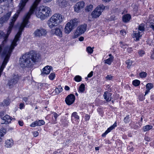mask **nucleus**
I'll list each match as a JSON object with an SVG mask.
<instances>
[{
  "instance_id": "obj_1",
  "label": "nucleus",
  "mask_w": 154,
  "mask_h": 154,
  "mask_svg": "<svg viewBox=\"0 0 154 154\" xmlns=\"http://www.w3.org/2000/svg\"><path fill=\"white\" fill-rule=\"evenodd\" d=\"M45 0L48 2L52 0ZM41 1V0H35L31 7L29 12L24 17L23 20L20 27L19 31L15 35L11 46L4 48L2 45H0V55L1 57H10L13 50L17 45V42L20 40L19 38L24 28L28 26L27 24L29 22V20L31 15L33 13L35 9Z\"/></svg>"
},
{
  "instance_id": "obj_2",
  "label": "nucleus",
  "mask_w": 154,
  "mask_h": 154,
  "mask_svg": "<svg viewBox=\"0 0 154 154\" xmlns=\"http://www.w3.org/2000/svg\"><path fill=\"white\" fill-rule=\"evenodd\" d=\"M40 55L35 51H31L23 54L20 59V63L23 68H30L38 61Z\"/></svg>"
},
{
  "instance_id": "obj_3",
  "label": "nucleus",
  "mask_w": 154,
  "mask_h": 154,
  "mask_svg": "<svg viewBox=\"0 0 154 154\" xmlns=\"http://www.w3.org/2000/svg\"><path fill=\"white\" fill-rule=\"evenodd\" d=\"M51 15V9L47 7L41 6L36 13L37 17L42 20H44Z\"/></svg>"
},
{
  "instance_id": "obj_4",
  "label": "nucleus",
  "mask_w": 154,
  "mask_h": 154,
  "mask_svg": "<svg viewBox=\"0 0 154 154\" xmlns=\"http://www.w3.org/2000/svg\"><path fill=\"white\" fill-rule=\"evenodd\" d=\"M28 0H21L19 4L18 7L19 8L18 10L17 11V12L13 16L12 19L11 20L12 22L14 23L20 13L24 10L26 4Z\"/></svg>"
},
{
  "instance_id": "obj_5",
  "label": "nucleus",
  "mask_w": 154,
  "mask_h": 154,
  "mask_svg": "<svg viewBox=\"0 0 154 154\" xmlns=\"http://www.w3.org/2000/svg\"><path fill=\"white\" fill-rule=\"evenodd\" d=\"M14 24V23L11 20L9 23V26L7 29L6 34H5L3 31L0 30V38H3L4 39V42L6 41L11 31Z\"/></svg>"
},
{
  "instance_id": "obj_6",
  "label": "nucleus",
  "mask_w": 154,
  "mask_h": 154,
  "mask_svg": "<svg viewBox=\"0 0 154 154\" xmlns=\"http://www.w3.org/2000/svg\"><path fill=\"white\" fill-rule=\"evenodd\" d=\"M105 8L103 5H100L98 6L92 13V16L93 18L98 17L101 14Z\"/></svg>"
},
{
  "instance_id": "obj_7",
  "label": "nucleus",
  "mask_w": 154,
  "mask_h": 154,
  "mask_svg": "<svg viewBox=\"0 0 154 154\" xmlns=\"http://www.w3.org/2000/svg\"><path fill=\"white\" fill-rule=\"evenodd\" d=\"M87 26V25L85 24L79 26L78 27L74 33L73 38H76L79 36L83 33L86 30Z\"/></svg>"
},
{
  "instance_id": "obj_8",
  "label": "nucleus",
  "mask_w": 154,
  "mask_h": 154,
  "mask_svg": "<svg viewBox=\"0 0 154 154\" xmlns=\"http://www.w3.org/2000/svg\"><path fill=\"white\" fill-rule=\"evenodd\" d=\"M19 80V77L17 75L14 74L10 79L8 81L7 85L9 88H11L17 83Z\"/></svg>"
},
{
  "instance_id": "obj_9",
  "label": "nucleus",
  "mask_w": 154,
  "mask_h": 154,
  "mask_svg": "<svg viewBox=\"0 0 154 154\" xmlns=\"http://www.w3.org/2000/svg\"><path fill=\"white\" fill-rule=\"evenodd\" d=\"M84 5L85 2L83 1H81L77 3L74 6V11L77 13L80 12Z\"/></svg>"
},
{
  "instance_id": "obj_10",
  "label": "nucleus",
  "mask_w": 154,
  "mask_h": 154,
  "mask_svg": "<svg viewBox=\"0 0 154 154\" xmlns=\"http://www.w3.org/2000/svg\"><path fill=\"white\" fill-rule=\"evenodd\" d=\"M75 97L74 95L72 94H70L66 97L65 99V101L66 103L70 105L72 104L74 102Z\"/></svg>"
},
{
  "instance_id": "obj_11",
  "label": "nucleus",
  "mask_w": 154,
  "mask_h": 154,
  "mask_svg": "<svg viewBox=\"0 0 154 154\" xmlns=\"http://www.w3.org/2000/svg\"><path fill=\"white\" fill-rule=\"evenodd\" d=\"M47 33L46 31L43 29H37L34 32V35L35 37H40L45 35Z\"/></svg>"
},
{
  "instance_id": "obj_12",
  "label": "nucleus",
  "mask_w": 154,
  "mask_h": 154,
  "mask_svg": "<svg viewBox=\"0 0 154 154\" xmlns=\"http://www.w3.org/2000/svg\"><path fill=\"white\" fill-rule=\"evenodd\" d=\"M58 24L63 21V16L59 13H56L54 14L51 17Z\"/></svg>"
},
{
  "instance_id": "obj_13",
  "label": "nucleus",
  "mask_w": 154,
  "mask_h": 154,
  "mask_svg": "<svg viewBox=\"0 0 154 154\" xmlns=\"http://www.w3.org/2000/svg\"><path fill=\"white\" fill-rule=\"evenodd\" d=\"M48 25L50 29H52L55 26H57L59 24L57 22L53 20L52 17H51L48 21Z\"/></svg>"
},
{
  "instance_id": "obj_14",
  "label": "nucleus",
  "mask_w": 154,
  "mask_h": 154,
  "mask_svg": "<svg viewBox=\"0 0 154 154\" xmlns=\"http://www.w3.org/2000/svg\"><path fill=\"white\" fill-rule=\"evenodd\" d=\"M11 14V12H9L0 19V23H2L7 21L10 18Z\"/></svg>"
},
{
  "instance_id": "obj_15",
  "label": "nucleus",
  "mask_w": 154,
  "mask_h": 154,
  "mask_svg": "<svg viewBox=\"0 0 154 154\" xmlns=\"http://www.w3.org/2000/svg\"><path fill=\"white\" fill-rule=\"evenodd\" d=\"M51 32L52 33L55 34L60 37H62V30L59 28H56L55 29H52Z\"/></svg>"
},
{
  "instance_id": "obj_16",
  "label": "nucleus",
  "mask_w": 154,
  "mask_h": 154,
  "mask_svg": "<svg viewBox=\"0 0 154 154\" xmlns=\"http://www.w3.org/2000/svg\"><path fill=\"white\" fill-rule=\"evenodd\" d=\"M73 28L71 26L70 24L68 22L66 25L64 29L65 32L66 34H69L73 29Z\"/></svg>"
},
{
  "instance_id": "obj_17",
  "label": "nucleus",
  "mask_w": 154,
  "mask_h": 154,
  "mask_svg": "<svg viewBox=\"0 0 154 154\" xmlns=\"http://www.w3.org/2000/svg\"><path fill=\"white\" fill-rule=\"evenodd\" d=\"M79 20L78 19L75 18L71 20L69 23L70 24L71 26L74 28V27L77 26L78 24L79 23Z\"/></svg>"
},
{
  "instance_id": "obj_18",
  "label": "nucleus",
  "mask_w": 154,
  "mask_h": 154,
  "mask_svg": "<svg viewBox=\"0 0 154 154\" xmlns=\"http://www.w3.org/2000/svg\"><path fill=\"white\" fill-rule=\"evenodd\" d=\"M52 68V66H45L43 69V71L42 74H45L46 75L49 74Z\"/></svg>"
},
{
  "instance_id": "obj_19",
  "label": "nucleus",
  "mask_w": 154,
  "mask_h": 154,
  "mask_svg": "<svg viewBox=\"0 0 154 154\" xmlns=\"http://www.w3.org/2000/svg\"><path fill=\"white\" fill-rule=\"evenodd\" d=\"M1 118L4 121L3 123H2V124H7L11 122V117L8 115H6L4 117Z\"/></svg>"
},
{
  "instance_id": "obj_20",
  "label": "nucleus",
  "mask_w": 154,
  "mask_h": 154,
  "mask_svg": "<svg viewBox=\"0 0 154 154\" xmlns=\"http://www.w3.org/2000/svg\"><path fill=\"white\" fill-rule=\"evenodd\" d=\"M117 126V123L116 122L114 124L110 127L109 128H108L107 130L106 131L103 133L102 136L103 137L105 136L109 132H110L115 127Z\"/></svg>"
},
{
  "instance_id": "obj_21",
  "label": "nucleus",
  "mask_w": 154,
  "mask_h": 154,
  "mask_svg": "<svg viewBox=\"0 0 154 154\" xmlns=\"http://www.w3.org/2000/svg\"><path fill=\"white\" fill-rule=\"evenodd\" d=\"M153 87V85L152 83H149L146 84V90L145 92V95L147 94L149 92L150 90L152 89Z\"/></svg>"
},
{
  "instance_id": "obj_22",
  "label": "nucleus",
  "mask_w": 154,
  "mask_h": 154,
  "mask_svg": "<svg viewBox=\"0 0 154 154\" xmlns=\"http://www.w3.org/2000/svg\"><path fill=\"white\" fill-rule=\"evenodd\" d=\"M141 33V32L138 31H134L133 35V36H134V37L135 38L136 40L138 41L139 40V38L141 36V35H140Z\"/></svg>"
},
{
  "instance_id": "obj_23",
  "label": "nucleus",
  "mask_w": 154,
  "mask_h": 154,
  "mask_svg": "<svg viewBox=\"0 0 154 154\" xmlns=\"http://www.w3.org/2000/svg\"><path fill=\"white\" fill-rule=\"evenodd\" d=\"M131 18V16L129 14H127L124 15L122 17V20L124 22H128Z\"/></svg>"
},
{
  "instance_id": "obj_24",
  "label": "nucleus",
  "mask_w": 154,
  "mask_h": 154,
  "mask_svg": "<svg viewBox=\"0 0 154 154\" xmlns=\"http://www.w3.org/2000/svg\"><path fill=\"white\" fill-rule=\"evenodd\" d=\"M13 144V143L12 140H7L5 142V146L7 147H11Z\"/></svg>"
},
{
  "instance_id": "obj_25",
  "label": "nucleus",
  "mask_w": 154,
  "mask_h": 154,
  "mask_svg": "<svg viewBox=\"0 0 154 154\" xmlns=\"http://www.w3.org/2000/svg\"><path fill=\"white\" fill-rule=\"evenodd\" d=\"M114 59V57H109L108 59L105 60H104V63L108 65H110L113 61Z\"/></svg>"
},
{
  "instance_id": "obj_26",
  "label": "nucleus",
  "mask_w": 154,
  "mask_h": 154,
  "mask_svg": "<svg viewBox=\"0 0 154 154\" xmlns=\"http://www.w3.org/2000/svg\"><path fill=\"white\" fill-rule=\"evenodd\" d=\"M73 117L77 119H79V116L78 115L77 113L76 112H73L72 114L71 121L72 122L73 121Z\"/></svg>"
},
{
  "instance_id": "obj_27",
  "label": "nucleus",
  "mask_w": 154,
  "mask_h": 154,
  "mask_svg": "<svg viewBox=\"0 0 154 154\" xmlns=\"http://www.w3.org/2000/svg\"><path fill=\"white\" fill-rule=\"evenodd\" d=\"M62 91V88L61 85L58 86V87L56 88L55 89V91L56 94H58Z\"/></svg>"
},
{
  "instance_id": "obj_28",
  "label": "nucleus",
  "mask_w": 154,
  "mask_h": 154,
  "mask_svg": "<svg viewBox=\"0 0 154 154\" xmlns=\"http://www.w3.org/2000/svg\"><path fill=\"white\" fill-rule=\"evenodd\" d=\"M59 5L61 7L65 6L66 5V2L65 0H59Z\"/></svg>"
},
{
  "instance_id": "obj_29",
  "label": "nucleus",
  "mask_w": 154,
  "mask_h": 154,
  "mask_svg": "<svg viewBox=\"0 0 154 154\" xmlns=\"http://www.w3.org/2000/svg\"><path fill=\"white\" fill-rule=\"evenodd\" d=\"M144 30L145 28L144 24L142 23L139 25L138 29L137 30L138 31L140 32L141 31V32H142L143 31H144Z\"/></svg>"
},
{
  "instance_id": "obj_30",
  "label": "nucleus",
  "mask_w": 154,
  "mask_h": 154,
  "mask_svg": "<svg viewBox=\"0 0 154 154\" xmlns=\"http://www.w3.org/2000/svg\"><path fill=\"white\" fill-rule=\"evenodd\" d=\"M152 125H146V126L143 127V130L144 131H146L152 129Z\"/></svg>"
},
{
  "instance_id": "obj_31",
  "label": "nucleus",
  "mask_w": 154,
  "mask_h": 154,
  "mask_svg": "<svg viewBox=\"0 0 154 154\" xmlns=\"http://www.w3.org/2000/svg\"><path fill=\"white\" fill-rule=\"evenodd\" d=\"M93 8V5H90L86 7L85 10L88 12L91 11L92 10Z\"/></svg>"
},
{
  "instance_id": "obj_32",
  "label": "nucleus",
  "mask_w": 154,
  "mask_h": 154,
  "mask_svg": "<svg viewBox=\"0 0 154 154\" xmlns=\"http://www.w3.org/2000/svg\"><path fill=\"white\" fill-rule=\"evenodd\" d=\"M133 63L132 61L131 60H127L126 61V63L127 64V67L128 69H129L130 68L131 66L132 65V64Z\"/></svg>"
},
{
  "instance_id": "obj_33",
  "label": "nucleus",
  "mask_w": 154,
  "mask_h": 154,
  "mask_svg": "<svg viewBox=\"0 0 154 154\" xmlns=\"http://www.w3.org/2000/svg\"><path fill=\"white\" fill-rule=\"evenodd\" d=\"M140 82L138 80H135L133 81L132 84L135 86H138L140 84Z\"/></svg>"
},
{
  "instance_id": "obj_34",
  "label": "nucleus",
  "mask_w": 154,
  "mask_h": 154,
  "mask_svg": "<svg viewBox=\"0 0 154 154\" xmlns=\"http://www.w3.org/2000/svg\"><path fill=\"white\" fill-rule=\"evenodd\" d=\"M147 75V73L144 72H141L139 74L141 78H145L146 76Z\"/></svg>"
},
{
  "instance_id": "obj_35",
  "label": "nucleus",
  "mask_w": 154,
  "mask_h": 154,
  "mask_svg": "<svg viewBox=\"0 0 154 154\" xmlns=\"http://www.w3.org/2000/svg\"><path fill=\"white\" fill-rule=\"evenodd\" d=\"M85 86L83 84H82L81 85L79 89V91L82 92H83L85 90Z\"/></svg>"
},
{
  "instance_id": "obj_36",
  "label": "nucleus",
  "mask_w": 154,
  "mask_h": 154,
  "mask_svg": "<svg viewBox=\"0 0 154 154\" xmlns=\"http://www.w3.org/2000/svg\"><path fill=\"white\" fill-rule=\"evenodd\" d=\"M120 43L121 44V47L124 49L126 48L128 46L127 44H125L122 42H120Z\"/></svg>"
},
{
  "instance_id": "obj_37",
  "label": "nucleus",
  "mask_w": 154,
  "mask_h": 154,
  "mask_svg": "<svg viewBox=\"0 0 154 154\" xmlns=\"http://www.w3.org/2000/svg\"><path fill=\"white\" fill-rule=\"evenodd\" d=\"M74 79L75 81L79 82L81 81L82 80V78L79 75H76Z\"/></svg>"
},
{
  "instance_id": "obj_38",
  "label": "nucleus",
  "mask_w": 154,
  "mask_h": 154,
  "mask_svg": "<svg viewBox=\"0 0 154 154\" xmlns=\"http://www.w3.org/2000/svg\"><path fill=\"white\" fill-rule=\"evenodd\" d=\"M107 93H108V92L106 91L103 94V96L104 99H105L107 101H109L111 100V99L109 98V97H107Z\"/></svg>"
},
{
  "instance_id": "obj_39",
  "label": "nucleus",
  "mask_w": 154,
  "mask_h": 154,
  "mask_svg": "<svg viewBox=\"0 0 154 154\" xmlns=\"http://www.w3.org/2000/svg\"><path fill=\"white\" fill-rule=\"evenodd\" d=\"M86 50L88 53L90 54H92L93 51V49L91 47L89 46L87 48Z\"/></svg>"
},
{
  "instance_id": "obj_40",
  "label": "nucleus",
  "mask_w": 154,
  "mask_h": 154,
  "mask_svg": "<svg viewBox=\"0 0 154 154\" xmlns=\"http://www.w3.org/2000/svg\"><path fill=\"white\" fill-rule=\"evenodd\" d=\"M45 122L43 120H39L38 121H37V125L38 126H41L42 125H43L45 124Z\"/></svg>"
},
{
  "instance_id": "obj_41",
  "label": "nucleus",
  "mask_w": 154,
  "mask_h": 154,
  "mask_svg": "<svg viewBox=\"0 0 154 154\" xmlns=\"http://www.w3.org/2000/svg\"><path fill=\"white\" fill-rule=\"evenodd\" d=\"M55 77V75L54 73H51L49 75V79L51 80H53Z\"/></svg>"
},
{
  "instance_id": "obj_42",
  "label": "nucleus",
  "mask_w": 154,
  "mask_h": 154,
  "mask_svg": "<svg viewBox=\"0 0 154 154\" xmlns=\"http://www.w3.org/2000/svg\"><path fill=\"white\" fill-rule=\"evenodd\" d=\"M129 115H127L126 117H125L124 119V121L125 123H128L129 122Z\"/></svg>"
},
{
  "instance_id": "obj_43",
  "label": "nucleus",
  "mask_w": 154,
  "mask_h": 154,
  "mask_svg": "<svg viewBox=\"0 0 154 154\" xmlns=\"http://www.w3.org/2000/svg\"><path fill=\"white\" fill-rule=\"evenodd\" d=\"M3 104L4 106H7L9 105L10 102L8 100H5L4 101Z\"/></svg>"
},
{
  "instance_id": "obj_44",
  "label": "nucleus",
  "mask_w": 154,
  "mask_h": 154,
  "mask_svg": "<svg viewBox=\"0 0 154 154\" xmlns=\"http://www.w3.org/2000/svg\"><path fill=\"white\" fill-rule=\"evenodd\" d=\"M52 114L53 115L54 117L55 118V121H56L57 120V118L59 116V115L56 112H53Z\"/></svg>"
},
{
  "instance_id": "obj_45",
  "label": "nucleus",
  "mask_w": 154,
  "mask_h": 154,
  "mask_svg": "<svg viewBox=\"0 0 154 154\" xmlns=\"http://www.w3.org/2000/svg\"><path fill=\"white\" fill-rule=\"evenodd\" d=\"M145 52L143 50H141L139 51L138 54L140 56H142L144 54Z\"/></svg>"
},
{
  "instance_id": "obj_46",
  "label": "nucleus",
  "mask_w": 154,
  "mask_h": 154,
  "mask_svg": "<svg viewBox=\"0 0 154 154\" xmlns=\"http://www.w3.org/2000/svg\"><path fill=\"white\" fill-rule=\"evenodd\" d=\"M36 126H38L37 125V121H36L32 123L30 125L31 127H35Z\"/></svg>"
},
{
  "instance_id": "obj_47",
  "label": "nucleus",
  "mask_w": 154,
  "mask_h": 154,
  "mask_svg": "<svg viewBox=\"0 0 154 154\" xmlns=\"http://www.w3.org/2000/svg\"><path fill=\"white\" fill-rule=\"evenodd\" d=\"M23 99L24 101L26 103V104H28L29 102L28 101V98L27 97H25L23 98Z\"/></svg>"
},
{
  "instance_id": "obj_48",
  "label": "nucleus",
  "mask_w": 154,
  "mask_h": 154,
  "mask_svg": "<svg viewBox=\"0 0 154 154\" xmlns=\"http://www.w3.org/2000/svg\"><path fill=\"white\" fill-rule=\"evenodd\" d=\"M112 77L113 76L112 75H108L106 77V79L107 80H112Z\"/></svg>"
},
{
  "instance_id": "obj_49",
  "label": "nucleus",
  "mask_w": 154,
  "mask_h": 154,
  "mask_svg": "<svg viewBox=\"0 0 154 154\" xmlns=\"http://www.w3.org/2000/svg\"><path fill=\"white\" fill-rule=\"evenodd\" d=\"M127 51L128 53H130L132 51V47H128L127 49Z\"/></svg>"
},
{
  "instance_id": "obj_50",
  "label": "nucleus",
  "mask_w": 154,
  "mask_h": 154,
  "mask_svg": "<svg viewBox=\"0 0 154 154\" xmlns=\"http://www.w3.org/2000/svg\"><path fill=\"white\" fill-rule=\"evenodd\" d=\"M25 106L24 103H20L19 105V108L20 109H23Z\"/></svg>"
},
{
  "instance_id": "obj_51",
  "label": "nucleus",
  "mask_w": 154,
  "mask_h": 154,
  "mask_svg": "<svg viewBox=\"0 0 154 154\" xmlns=\"http://www.w3.org/2000/svg\"><path fill=\"white\" fill-rule=\"evenodd\" d=\"M85 120L86 121L89 120L90 118V116L88 114H86L85 116Z\"/></svg>"
},
{
  "instance_id": "obj_52",
  "label": "nucleus",
  "mask_w": 154,
  "mask_h": 154,
  "mask_svg": "<svg viewBox=\"0 0 154 154\" xmlns=\"http://www.w3.org/2000/svg\"><path fill=\"white\" fill-rule=\"evenodd\" d=\"M121 33L123 35H124L126 34V31L124 30H122L120 31Z\"/></svg>"
},
{
  "instance_id": "obj_53",
  "label": "nucleus",
  "mask_w": 154,
  "mask_h": 154,
  "mask_svg": "<svg viewBox=\"0 0 154 154\" xmlns=\"http://www.w3.org/2000/svg\"><path fill=\"white\" fill-rule=\"evenodd\" d=\"M93 75V72L91 71L88 75V78H90L92 77Z\"/></svg>"
},
{
  "instance_id": "obj_54",
  "label": "nucleus",
  "mask_w": 154,
  "mask_h": 154,
  "mask_svg": "<svg viewBox=\"0 0 154 154\" xmlns=\"http://www.w3.org/2000/svg\"><path fill=\"white\" fill-rule=\"evenodd\" d=\"M145 140L147 141H149L150 140V138L147 136H146L144 138Z\"/></svg>"
},
{
  "instance_id": "obj_55",
  "label": "nucleus",
  "mask_w": 154,
  "mask_h": 154,
  "mask_svg": "<svg viewBox=\"0 0 154 154\" xmlns=\"http://www.w3.org/2000/svg\"><path fill=\"white\" fill-rule=\"evenodd\" d=\"M38 135V133L37 131H35L33 133V135L35 137H37Z\"/></svg>"
},
{
  "instance_id": "obj_56",
  "label": "nucleus",
  "mask_w": 154,
  "mask_h": 154,
  "mask_svg": "<svg viewBox=\"0 0 154 154\" xmlns=\"http://www.w3.org/2000/svg\"><path fill=\"white\" fill-rule=\"evenodd\" d=\"M18 123L19 125L21 126H22L23 124V122L22 121H19Z\"/></svg>"
},
{
  "instance_id": "obj_57",
  "label": "nucleus",
  "mask_w": 154,
  "mask_h": 154,
  "mask_svg": "<svg viewBox=\"0 0 154 154\" xmlns=\"http://www.w3.org/2000/svg\"><path fill=\"white\" fill-rule=\"evenodd\" d=\"M65 89L66 90V91H68L69 90V87H68V86H65Z\"/></svg>"
},
{
  "instance_id": "obj_58",
  "label": "nucleus",
  "mask_w": 154,
  "mask_h": 154,
  "mask_svg": "<svg viewBox=\"0 0 154 154\" xmlns=\"http://www.w3.org/2000/svg\"><path fill=\"white\" fill-rule=\"evenodd\" d=\"M84 38L82 36L80 37L79 38V40L80 41H82L84 40Z\"/></svg>"
},
{
  "instance_id": "obj_59",
  "label": "nucleus",
  "mask_w": 154,
  "mask_h": 154,
  "mask_svg": "<svg viewBox=\"0 0 154 154\" xmlns=\"http://www.w3.org/2000/svg\"><path fill=\"white\" fill-rule=\"evenodd\" d=\"M4 115V113L3 112H0V117L1 118V117L3 116Z\"/></svg>"
},
{
  "instance_id": "obj_60",
  "label": "nucleus",
  "mask_w": 154,
  "mask_h": 154,
  "mask_svg": "<svg viewBox=\"0 0 154 154\" xmlns=\"http://www.w3.org/2000/svg\"><path fill=\"white\" fill-rule=\"evenodd\" d=\"M149 26L154 31V25L150 24Z\"/></svg>"
},
{
  "instance_id": "obj_61",
  "label": "nucleus",
  "mask_w": 154,
  "mask_h": 154,
  "mask_svg": "<svg viewBox=\"0 0 154 154\" xmlns=\"http://www.w3.org/2000/svg\"><path fill=\"white\" fill-rule=\"evenodd\" d=\"M3 136V134H0V142H2V139L1 138V137H2Z\"/></svg>"
},
{
  "instance_id": "obj_62",
  "label": "nucleus",
  "mask_w": 154,
  "mask_h": 154,
  "mask_svg": "<svg viewBox=\"0 0 154 154\" xmlns=\"http://www.w3.org/2000/svg\"><path fill=\"white\" fill-rule=\"evenodd\" d=\"M152 58L154 59V49L153 50V52L151 55Z\"/></svg>"
},
{
  "instance_id": "obj_63",
  "label": "nucleus",
  "mask_w": 154,
  "mask_h": 154,
  "mask_svg": "<svg viewBox=\"0 0 154 154\" xmlns=\"http://www.w3.org/2000/svg\"><path fill=\"white\" fill-rule=\"evenodd\" d=\"M134 11H137L138 8H137V6H135V7L134 8Z\"/></svg>"
},
{
  "instance_id": "obj_64",
  "label": "nucleus",
  "mask_w": 154,
  "mask_h": 154,
  "mask_svg": "<svg viewBox=\"0 0 154 154\" xmlns=\"http://www.w3.org/2000/svg\"><path fill=\"white\" fill-rule=\"evenodd\" d=\"M3 12V9L2 8L0 7V14H1Z\"/></svg>"
}]
</instances>
